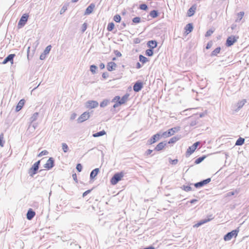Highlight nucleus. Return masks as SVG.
Returning <instances> with one entry per match:
<instances>
[{"label":"nucleus","mask_w":249,"mask_h":249,"mask_svg":"<svg viewBox=\"0 0 249 249\" xmlns=\"http://www.w3.org/2000/svg\"><path fill=\"white\" fill-rule=\"evenodd\" d=\"M61 145H62V149L63 150V151H64V152H65V153L67 152L69 149L68 145L66 143H64V142H63L61 144Z\"/></svg>","instance_id":"obj_29"},{"label":"nucleus","mask_w":249,"mask_h":249,"mask_svg":"<svg viewBox=\"0 0 249 249\" xmlns=\"http://www.w3.org/2000/svg\"><path fill=\"white\" fill-rule=\"evenodd\" d=\"M114 27V24L113 22L110 23V31H111Z\"/></svg>","instance_id":"obj_56"},{"label":"nucleus","mask_w":249,"mask_h":249,"mask_svg":"<svg viewBox=\"0 0 249 249\" xmlns=\"http://www.w3.org/2000/svg\"><path fill=\"white\" fill-rule=\"evenodd\" d=\"M221 48L220 47H217L215 49L212 53L211 56H215L216 55L220 53Z\"/></svg>","instance_id":"obj_30"},{"label":"nucleus","mask_w":249,"mask_h":249,"mask_svg":"<svg viewBox=\"0 0 249 249\" xmlns=\"http://www.w3.org/2000/svg\"><path fill=\"white\" fill-rule=\"evenodd\" d=\"M28 18V16L27 14H23L22 16L21 17V18L20 19L18 25L23 26L26 22H27Z\"/></svg>","instance_id":"obj_10"},{"label":"nucleus","mask_w":249,"mask_h":249,"mask_svg":"<svg viewBox=\"0 0 249 249\" xmlns=\"http://www.w3.org/2000/svg\"><path fill=\"white\" fill-rule=\"evenodd\" d=\"M121 18L119 15H115L113 18V20L116 22H119L121 21Z\"/></svg>","instance_id":"obj_39"},{"label":"nucleus","mask_w":249,"mask_h":249,"mask_svg":"<svg viewBox=\"0 0 249 249\" xmlns=\"http://www.w3.org/2000/svg\"><path fill=\"white\" fill-rule=\"evenodd\" d=\"M124 174L123 172L115 174L111 178L110 182L112 184L115 185L124 177Z\"/></svg>","instance_id":"obj_4"},{"label":"nucleus","mask_w":249,"mask_h":249,"mask_svg":"<svg viewBox=\"0 0 249 249\" xmlns=\"http://www.w3.org/2000/svg\"><path fill=\"white\" fill-rule=\"evenodd\" d=\"M106 133L104 130H102L101 131L98 132L96 133L93 134V136L94 137H98L103 136L104 135L106 134Z\"/></svg>","instance_id":"obj_28"},{"label":"nucleus","mask_w":249,"mask_h":249,"mask_svg":"<svg viewBox=\"0 0 249 249\" xmlns=\"http://www.w3.org/2000/svg\"><path fill=\"white\" fill-rule=\"evenodd\" d=\"M115 54L118 57H120L122 55L121 53L118 51H115Z\"/></svg>","instance_id":"obj_55"},{"label":"nucleus","mask_w":249,"mask_h":249,"mask_svg":"<svg viewBox=\"0 0 249 249\" xmlns=\"http://www.w3.org/2000/svg\"><path fill=\"white\" fill-rule=\"evenodd\" d=\"M196 150L195 147L192 145L191 146L189 147L186 151V156H190L194 151Z\"/></svg>","instance_id":"obj_18"},{"label":"nucleus","mask_w":249,"mask_h":249,"mask_svg":"<svg viewBox=\"0 0 249 249\" xmlns=\"http://www.w3.org/2000/svg\"><path fill=\"white\" fill-rule=\"evenodd\" d=\"M94 8H95V4L93 3H91L87 8V9L85 11V15H89L90 14H91L92 12L93 9Z\"/></svg>","instance_id":"obj_15"},{"label":"nucleus","mask_w":249,"mask_h":249,"mask_svg":"<svg viewBox=\"0 0 249 249\" xmlns=\"http://www.w3.org/2000/svg\"><path fill=\"white\" fill-rule=\"evenodd\" d=\"M153 150H151V149H148L147 150L146 152H145V154L147 156L150 155L152 152Z\"/></svg>","instance_id":"obj_54"},{"label":"nucleus","mask_w":249,"mask_h":249,"mask_svg":"<svg viewBox=\"0 0 249 249\" xmlns=\"http://www.w3.org/2000/svg\"><path fill=\"white\" fill-rule=\"evenodd\" d=\"M245 142V139L244 138L240 137L236 142V145H242Z\"/></svg>","instance_id":"obj_27"},{"label":"nucleus","mask_w":249,"mask_h":249,"mask_svg":"<svg viewBox=\"0 0 249 249\" xmlns=\"http://www.w3.org/2000/svg\"><path fill=\"white\" fill-rule=\"evenodd\" d=\"M166 144L163 142L159 143L155 147V150L157 151H160L163 148Z\"/></svg>","instance_id":"obj_23"},{"label":"nucleus","mask_w":249,"mask_h":249,"mask_svg":"<svg viewBox=\"0 0 249 249\" xmlns=\"http://www.w3.org/2000/svg\"><path fill=\"white\" fill-rule=\"evenodd\" d=\"M4 138V135L3 133H1L0 135V145L1 147L3 146L4 141H3V139Z\"/></svg>","instance_id":"obj_40"},{"label":"nucleus","mask_w":249,"mask_h":249,"mask_svg":"<svg viewBox=\"0 0 249 249\" xmlns=\"http://www.w3.org/2000/svg\"><path fill=\"white\" fill-rule=\"evenodd\" d=\"M97 69V66L94 65H92L90 67V71L93 73L94 74L96 73V71Z\"/></svg>","instance_id":"obj_34"},{"label":"nucleus","mask_w":249,"mask_h":249,"mask_svg":"<svg viewBox=\"0 0 249 249\" xmlns=\"http://www.w3.org/2000/svg\"><path fill=\"white\" fill-rule=\"evenodd\" d=\"M72 178L74 180H75L76 182L77 181L76 174H74L72 175Z\"/></svg>","instance_id":"obj_60"},{"label":"nucleus","mask_w":249,"mask_h":249,"mask_svg":"<svg viewBox=\"0 0 249 249\" xmlns=\"http://www.w3.org/2000/svg\"><path fill=\"white\" fill-rule=\"evenodd\" d=\"M199 143L200 142H195L193 145L195 147L196 149Z\"/></svg>","instance_id":"obj_57"},{"label":"nucleus","mask_w":249,"mask_h":249,"mask_svg":"<svg viewBox=\"0 0 249 249\" xmlns=\"http://www.w3.org/2000/svg\"><path fill=\"white\" fill-rule=\"evenodd\" d=\"M238 38V36H229L227 39L226 45L229 47L231 46L237 41Z\"/></svg>","instance_id":"obj_7"},{"label":"nucleus","mask_w":249,"mask_h":249,"mask_svg":"<svg viewBox=\"0 0 249 249\" xmlns=\"http://www.w3.org/2000/svg\"><path fill=\"white\" fill-rule=\"evenodd\" d=\"M24 104L25 100L24 99L20 100L16 107V111H19L22 108Z\"/></svg>","instance_id":"obj_16"},{"label":"nucleus","mask_w":249,"mask_h":249,"mask_svg":"<svg viewBox=\"0 0 249 249\" xmlns=\"http://www.w3.org/2000/svg\"><path fill=\"white\" fill-rule=\"evenodd\" d=\"M116 66L117 65L114 62H110V71L114 70Z\"/></svg>","instance_id":"obj_41"},{"label":"nucleus","mask_w":249,"mask_h":249,"mask_svg":"<svg viewBox=\"0 0 249 249\" xmlns=\"http://www.w3.org/2000/svg\"><path fill=\"white\" fill-rule=\"evenodd\" d=\"M244 15V12H239L237 16H238V18L236 20V22H239L240 21L242 18H243V16Z\"/></svg>","instance_id":"obj_32"},{"label":"nucleus","mask_w":249,"mask_h":249,"mask_svg":"<svg viewBox=\"0 0 249 249\" xmlns=\"http://www.w3.org/2000/svg\"><path fill=\"white\" fill-rule=\"evenodd\" d=\"M15 54H10L8 55L3 60L2 64H6L8 62H10V63L12 64H13V58L15 57Z\"/></svg>","instance_id":"obj_12"},{"label":"nucleus","mask_w":249,"mask_h":249,"mask_svg":"<svg viewBox=\"0 0 249 249\" xmlns=\"http://www.w3.org/2000/svg\"><path fill=\"white\" fill-rule=\"evenodd\" d=\"M108 104V101L107 99L104 100L100 103V107H104L107 106Z\"/></svg>","instance_id":"obj_35"},{"label":"nucleus","mask_w":249,"mask_h":249,"mask_svg":"<svg viewBox=\"0 0 249 249\" xmlns=\"http://www.w3.org/2000/svg\"><path fill=\"white\" fill-rule=\"evenodd\" d=\"M196 124V122L195 121L192 122L190 124V125H191V126H194V125H195Z\"/></svg>","instance_id":"obj_62"},{"label":"nucleus","mask_w":249,"mask_h":249,"mask_svg":"<svg viewBox=\"0 0 249 249\" xmlns=\"http://www.w3.org/2000/svg\"><path fill=\"white\" fill-rule=\"evenodd\" d=\"M210 220H211V219L201 220L199 222H198L197 223L194 225V227L198 228L199 226H200L201 225H202V224L206 223L207 222H209V221H210Z\"/></svg>","instance_id":"obj_20"},{"label":"nucleus","mask_w":249,"mask_h":249,"mask_svg":"<svg viewBox=\"0 0 249 249\" xmlns=\"http://www.w3.org/2000/svg\"><path fill=\"white\" fill-rule=\"evenodd\" d=\"M237 193H238V192L236 191H235V192H234V191L230 192L227 193V195L228 196H230L234 195L235 194H237Z\"/></svg>","instance_id":"obj_49"},{"label":"nucleus","mask_w":249,"mask_h":249,"mask_svg":"<svg viewBox=\"0 0 249 249\" xmlns=\"http://www.w3.org/2000/svg\"><path fill=\"white\" fill-rule=\"evenodd\" d=\"M144 249H154V248L152 247H149L146 248H144Z\"/></svg>","instance_id":"obj_64"},{"label":"nucleus","mask_w":249,"mask_h":249,"mask_svg":"<svg viewBox=\"0 0 249 249\" xmlns=\"http://www.w3.org/2000/svg\"><path fill=\"white\" fill-rule=\"evenodd\" d=\"M180 137L178 136H176L175 137H172L170 139V140L168 142L169 143H173L177 142L180 139Z\"/></svg>","instance_id":"obj_25"},{"label":"nucleus","mask_w":249,"mask_h":249,"mask_svg":"<svg viewBox=\"0 0 249 249\" xmlns=\"http://www.w3.org/2000/svg\"><path fill=\"white\" fill-rule=\"evenodd\" d=\"M38 116V113L37 112H35V113L33 114L32 116L31 117V118H30L31 121L32 122L35 121L37 119Z\"/></svg>","instance_id":"obj_31"},{"label":"nucleus","mask_w":249,"mask_h":249,"mask_svg":"<svg viewBox=\"0 0 249 249\" xmlns=\"http://www.w3.org/2000/svg\"><path fill=\"white\" fill-rule=\"evenodd\" d=\"M48 154V152L47 150H43L41 151L38 155V157H40L43 155H47Z\"/></svg>","instance_id":"obj_44"},{"label":"nucleus","mask_w":249,"mask_h":249,"mask_svg":"<svg viewBox=\"0 0 249 249\" xmlns=\"http://www.w3.org/2000/svg\"><path fill=\"white\" fill-rule=\"evenodd\" d=\"M40 160H38L35 162L32 167H31L29 171L28 174L30 176L33 177V176L37 173V171L39 168V165L40 164Z\"/></svg>","instance_id":"obj_3"},{"label":"nucleus","mask_w":249,"mask_h":249,"mask_svg":"<svg viewBox=\"0 0 249 249\" xmlns=\"http://www.w3.org/2000/svg\"><path fill=\"white\" fill-rule=\"evenodd\" d=\"M54 166V160L53 158H50L44 164V168L48 170L52 168Z\"/></svg>","instance_id":"obj_9"},{"label":"nucleus","mask_w":249,"mask_h":249,"mask_svg":"<svg viewBox=\"0 0 249 249\" xmlns=\"http://www.w3.org/2000/svg\"><path fill=\"white\" fill-rule=\"evenodd\" d=\"M246 102L247 101L246 99H243L239 101L237 104V108L238 109L242 108Z\"/></svg>","instance_id":"obj_24"},{"label":"nucleus","mask_w":249,"mask_h":249,"mask_svg":"<svg viewBox=\"0 0 249 249\" xmlns=\"http://www.w3.org/2000/svg\"><path fill=\"white\" fill-rule=\"evenodd\" d=\"M196 9V7H191L188 10V15L189 17H191L193 15H194L195 12V10Z\"/></svg>","instance_id":"obj_26"},{"label":"nucleus","mask_w":249,"mask_h":249,"mask_svg":"<svg viewBox=\"0 0 249 249\" xmlns=\"http://www.w3.org/2000/svg\"><path fill=\"white\" fill-rule=\"evenodd\" d=\"M213 33V31L212 30H208L206 34H205V36L207 37V36H210L212 35V34Z\"/></svg>","instance_id":"obj_46"},{"label":"nucleus","mask_w":249,"mask_h":249,"mask_svg":"<svg viewBox=\"0 0 249 249\" xmlns=\"http://www.w3.org/2000/svg\"><path fill=\"white\" fill-rule=\"evenodd\" d=\"M87 23H84L82 25V32H84L86 31V30L87 29Z\"/></svg>","instance_id":"obj_50"},{"label":"nucleus","mask_w":249,"mask_h":249,"mask_svg":"<svg viewBox=\"0 0 249 249\" xmlns=\"http://www.w3.org/2000/svg\"><path fill=\"white\" fill-rule=\"evenodd\" d=\"M186 33L187 34H188L189 33L191 32L193 29V26L192 24L189 23L186 25L185 28Z\"/></svg>","instance_id":"obj_22"},{"label":"nucleus","mask_w":249,"mask_h":249,"mask_svg":"<svg viewBox=\"0 0 249 249\" xmlns=\"http://www.w3.org/2000/svg\"><path fill=\"white\" fill-rule=\"evenodd\" d=\"M99 67H100V69H103L105 68V66L103 63H101Z\"/></svg>","instance_id":"obj_61"},{"label":"nucleus","mask_w":249,"mask_h":249,"mask_svg":"<svg viewBox=\"0 0 249 249\" xmlns=\"http://www.w3.org/2000/svg\"><path fill=\"white\" fill-rule=\"evenodd\" d=\"M140 8L142 10H146L147 9V6L145 4H142L140 5Z\"/></svg>","instance_id":"obj_47"},{"label":"nucleus","mask_w":249,"mask_h":249,"mask_svg":"<svg viewBox=\"0 0 249 249\" xmlns=\"http://www.w3.org/2000/svg\"><path fill=\"white\" fill-rule=\"evenodd\" d=\"M132 21L135 23H138L141 21V18L139 17H135L133 18Z\"/></svg>","instance_id":"obj_43"},{"label":"nucleus","mask_w":249,"mask_h":249,"mask_svg":"<svg viewBox=\"0 0 249 249\" xmlns=\"http://www.w3.org/2000/svg\"><path fill=\"white\" fill-rule=\"evenodd\" d=\"M75 117H76V114L73 113V114H72V115L71 117V120H73V119H75Z\"/></svg>","instance_id":"obj_63"},{"label":"nucleus","mask_w":249,"mask_h":249,"mask_svg":"<svg viewBox=\"0 0 249 249\" xmlns=\"http://www.w3.org/2000/svg\"><path fill=\"white\" fill-rule=\"evenodd\" d=\"M99 105L98 102L96 101H89L86 103V107L89 109L96 108Z\"/></svg>","instance_id":"obj_8"},{"label":"nucleus","mask_w":249,"mask_h":249,"mask_svg":"<svg viewBox=\"0 0 249 249\" xmlns=\"http://www.w3.org/2000/svg\"><path fill=\"white\" fill-rule=\"evenodd\" d=\"M143 87V84L141 82H137L133 86V90L135 92H139Z\"/></svg>","instance_id":"obj_13"},{"label":"nucleus","mask_w":249,"mask_h":249,"mask_svg":"<svg viewBox=\"0 0 249 249\" xmlns=\"http://www.w3.org/2000/svg\"><path fill=\"white\" fill-rule=\"evenodd\" d=\"M147 45L150 48L154 49L157 47V43L156 41L151 40L148 42Z\"/></svg>","instance_id":"obj_21"},{"label":"nucleus","mask_w":249,"mask_h":249,"mask_svg":"<svg viewBox=\"0 0 249 249\" xmlns=\"http://www.w3.org/2000/svg\"><path fill=\"white\" fill-rule=\"evenodd\" d=\"M205 156L199 157V158H197L195 160V163L196 164H198L200 163V162H201L205 159Z\"/></svg>","instance_id":"obj_36"},{"label":"nucleus","mask_w":249,"mask_h":249,"mask_svg":"<svg viewBox=\"0 0 249 249\" xmlns=\"http://www.w3.org/2000/svg\"><path fill=\"white\" fill-rule=\"evenodd\" d=\"M180 127L177 126L169 129L168 131L164 132L161 136L164 138H167L173 135L175 133L178 132L180 130Z\"/></svg>","instance_id":"obj_2"},{"label":"nucleus","mask_w":249,"mask_h":249,"mask_svg":"<svg viewBox=\"0 0 249 249\" xmlns=\"http://www.w3.org/2000/svg\"><path fill=\"white\" fill-rule=\"evenodd\" d=\"M211 181V178H208L206 179L203 180V181H200L199 182L196 183L195 184V186L196 188H198L204 186L208 183H209Z\"/></svg>","instance_id":"obj_11"},{"label":"nucleus","mask_w":249,"mask_h":249,"mask_svg":"<svg viewBox=\"0 0 249 249\" xmlns=\"http://www.w3.org/2000/svg\"><path fill=\"white\" fill-rule=\"evenodd\" d=\"M183 189L186 192H189L192 190V188L189 186H184Z\"/></svg>","instance_id":"obj_45"},{"label":"nucleus","mask_w":249,"mask_h":249,"mask_svg":"<svg viewBox=\"0 0 249 249\" xmlns=\"http://www.w3.org/2000/svg\"><path fill=\"white\" fill-rule=\"evenodd\" d=\"M99 172V168H96L92 170L90 174V178L91 179H93L95 178V177L97 175Z\"/></svg>","instance_id":"obj_19"},{"label":"nucleus","mask_w":249,"mask_h":249,"mask_svg":"<svg viewBox=\"0 0 249 249\" xmlns=\"http://www.w3.org/2000/svg\"><path fill=\"white\" fill-rule=\"evenodd\" d=\"M91 192V190H88L86 191H85L83 194V197H85L88 194H89L90 192Z\"/></svg>","instance_id":"obj_51"},{"label":"nucleus","mask_w":249,"mask_h":249,"mask_svg":"<svg viewBox=\"0 0 249 249\" xmlns=\"http://www.w3.org/2000/svg\"><path fill=\"white\" fill-rule=\"evenodd\" d=\"M46 54H45L44 53H42L40 55V60H44L45 58V57H46Z\"/></svg>","instance_id":"obj_52"},{"label":"nucleus","mask_w":249,"mask_h":249,"mask_svg":"<svg viewBox=\"0 0 249 249\" xmlns=\"http://www.w3.org/2000/svg\"><path fill=\"white\" fill-rule=\"evenodd\" d=\"M160 134L159 133H157L154 135L150 140H148V142L149 144H152L157 141H158L160 139Z\"/></svg>","instance_id":"obj_14"},{"label":"nucleus","mask_w":249,"mask_h":249,"mask_svg":"<svg viewBox=\"0 0 249 249\" xmlns=\"http://www.w3.org/2000/svg\"><path fill=\"white\" fill-rule=\"evenodd\" d=\"M139 60L142 63H144L147 61V58L142 55L139 56Z\"/></svg>","instance_id":"obj_37"},{"label":"nucleus","mask_w":249,"mask_h":249,"mask_svg":"<svg viewBox=\"0 0 249 249\" xmlns=\"http://www.w3.org/2000/svg\"><path fill=\"white\" fill-rule=\"evenodd\" d=\"M146 54L149 56H151L152 55H153V51L151 49H147L146 51Z\"/></svg>","instance_id":"obj_42"},{"label":"nucleus","mask_w":249,"mask_h":249,"mask_svg":"<svg viewBox=\"0 0 249 249\" xmlns=\"http://www.w3.org/2000/svg\"><path fill=\"white\" fill-rule=\"evenodd\" d=\"M51 48H52V46L51 45H49L45 49V50L44 51V52L43 53H45V54H47L49 53V52H50L51 50Z\"/></svg>","instance_id":"obj_38"},{"label":"nucleus","mask_w":249,"mask_h":249,"mask_svg":"<svg viewBox=\"0 0 249 249\" xmlns=\"http://www.w3.org/2000/svg\"><path fill=\"white\" fill-rule=\"evenodd\" d=\"M239 231L238 230H233L227 233L224 237L225 241H230L233 237H236L237 236Z\"/></svg>","instance_id":"obj_5"},{"label":"nucleus","mask_w":249,"mask_h":249,"mask_svg":"<svg viewBox=\"0 0 249 249\" xmlns=\"http://www.w3.org/2000/svg\"><path fill=\"white\" fill-rule=\"evenodd\" d=\"M102 77L104 79H106L108 77V74L107 73H103L102 74Z\"/></svg>","instance_id":"obj_58"},{"label":"nucleus","mask_w":249,"mask_h":249,"mask_svg":"<svg viewBox=\"0 0 249 249\" xmlns=\"http://www.w3.org/2000/svg\"><path fill=\"white\" fill-rule=\"evenodd\" d=\"M66 8H65L64 7L61 9L60 11V14H62L63 13H64L65 12V11H66Z\"/></svg>","instance_id":"obj_59"},{"label":"nucleus","mask_w":249,"mask_h":249,"mask_svg":"<svg viewBox=\"0 0 249 249\" xmlns=\"http://www.w3.org/2000/svg\"><path fill=\"white\" fill-rule=\"evenodd\" d=\"M76 168L78 171L81 172L82 169V166L81 164L78 163L77 164Z\"/></svg>","instance_id":"obj_48"},{"label":"nucleus","mask_w":249,"mask_h":249,"mask_svg":"<svg viewBox=\"0 0 249 249\" xmlns=\"http://www.w3.org/2000/svg\"><path fill=\"white\" fill-rule=\"evenodd\" d=\"M178 162V160L177 159H175L174 160H171L170 163L172 164H176Z\"/></svg>","instance_id":"obj_53"},{"label":"nucleus","mask_w":249,"mask_h":249,"mask_svg":"<svg viewBox=\"0 0 249 249\" xmlns=\"http://www.w3.org/2000/svg\"><path fill=\"white\" fill-rule=\"evenodd\" d=\"M128 95H124L122 98H120L119 96H116L113 100L112 102H115L116 103L113 105L114 108L120 106L121 105L125 104L128 100Z\"/></svg>","instance_id":"obj_1"},{"label":"nucleus","mask_w":249,"mask_h":249,"mask_svg":"<svg viewBox=\"0 0 249 249\" xmlns=\"http://www.w3.org/2000/svg\"><path fill=\"white\" fill-rule=\"evenodd\" d=\"M158 13L156 10H152L150 13V16L153 18H156L158 16Z\"/></svg>","instance_id":"obj_33"},{"label":"nucleus","mask_w":249,"mask_h":249,"mask_svg":"<svg viewBox=\"0 0 249 249\" xmlns=\"http://www.w3.org/2000/svg\"><path fill=\"white\" fill-rule=\"evenodd\" d=\"M35 215V212L32 211L31 209H30L27 212L26 216L28 220H31Z\"/></svg>","instance_id":"obj_17"},{"label":"nucleus","mask_w":249,"mask_h":249,"mask_svg":"<svg viewBox=\"0 0 249 249\" xmlns=\"http://www.w3.org/2000/svg\"><path fill=\"white\" fill-rule=\"evenodd\" d=\"M90 116V113L89 112H85L81 115L78 118L77 121L78 123H82L87 120Z\"/></svg>","instance_id":"obj_6"}]
</instances>
